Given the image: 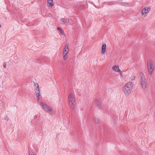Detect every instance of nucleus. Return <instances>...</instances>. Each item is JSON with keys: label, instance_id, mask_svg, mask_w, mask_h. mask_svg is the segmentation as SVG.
<instances>
[{"label": "nucleus", "instance_id": "nucleus-6", "mask_svg": "<svg viewBox=\"0 0 155 155\" xmlns=\"http://www.w3.org/2000/svg\"><path fill=\"white\" fill-rule=\"evenodd\" d=\"M40 105L42 107L43 109H44L45 110L47 109L48 107L49 106L48 105L42 101H41L40 102Z\"/></svg>", "mask_w": 155, "mask_h": 155}, {"label": "nucleus", "instance_id": "nucleus-17", "mask_svg": "<svg viewBox=\"0 0 155 155\" xmlns=\"http://www.w3.org/2000/svg\"><path fill=\"white\" fill-rule=\"evenodd\" d=\"M67 53H63V59L64 60H65L67 58Z\"/></svg>", "mask_w": 155, "mask_h": 155}, {"label": "nucleus", "instance_id": "nucleus-4", "mask_svg": "<svg viewBox=\"0 0 155 155\" xmlns=\"http://www.w3.org/2000/svg\"><path fill=\"white\" fill-rule=\"evenodd\" d=\"M69 51V48H68V43H66L64 45L63 50V53H68Z\"/></svg>", "mask_w": 155, "mask_h": 155}, {"label": "nucleus", "instance_id": "nucleus-15", "mask_svg": "<svg viewBox=\"0 0 155 155\" xmlns=\"http://www.w3.org/2000/svg\"><path fill=\"white\" fill-rule=\"evenodd\" d=\"M35 94L37 96H41L40 92L39 90V88L37 89H35Z\"/></svg>", "mask_w": 155, "mask_h": 155}, {"label": "nucleus", "instance_id": "nucleus-26", "mask_svg": "<svg viewBox=\"0 0 155 155\" xmlns=\"http://www.w3.org/2000/svg\"><path fill=\"white\" fill-rule=\"evenodd\" d=\"M77 7H80V5H77Z\"/></svg>", "mask_w": 155, "mask_h": 155}, {"label": "nucleus", "instance_id": "nucleus-16", "mask_svg": "<svg viewBox=\"0 0 155 155\" xmlns=\"http://www.w3.org/2000/svg\"><path fill=\"white\" fill-rule=\"evenodd\" d=\"M57 30L58 31H59L60 33L62 35H64V31L61 29L59 27H58L57 28Z\"/></svg>", "mask_w": 155, "mask_h": 155}, {"label": "nucleus", "instance_id": "nucleus-10", "mask_svg": "<svg viewBox=\"0 0 155 155\" xmlns=\"http://www.w3.org/2000/svg\"><path fill=\"white\" fill-rule=\"evenodd\" d=\"M69 105L72 109H74L76 106V103L75 101L69 102Z\"/></svg>", "mask_w": 155, "mask_h": 155}, {"label": "nucleus", "instance_id": "nucleus-14", "mask_svg": "<svg viewBox=\"0 0 155 155\" xmlns=\"http://www.w3.org/2000/svg\"><path fill=\"white\" fill-rule=\"evenodd\" d=\"M47 2L48 4V6L49 7H51L53 6V0H48Z\"/></svg>", "mask_w": 155, "mask_h": 155}, {"label": "nucleus", "instance_id": "nucleus-11", "mask_svg": "<svg viewBox=\"0 0 155 155\" xmlns=\"http://www.w3.org/2000/svg\"><path fill=\"white\" fill-rule=\"evenodd\" d=\"M61 21L64 24L68 23L69 22V20L68 18L64 19L62 18L61 19Z\"/></svg>", "mask_w": 155, "mask_h": 155}, {"label": "nucleus", "instance_id": "nucleus-23", "mask_svg": "<svg viewBox=\"0 0 155 155\" xmlns=\"http://www.w3.org/2000/svg\"><path fill=\"white\" fill-rule=\"evenodd\" d=\"M95 122L96 123H98V120L97 119H95Z\"/></svg>", "mask_w": 155, "mask_h": 155}, {"label": "nucleus", "instance_id": "nucleus-25", "mask_svg": "<svg viewBox=\"0 0 155 155\" xmlns=\"http://www.w3.org/2000/svg\"><path fill=\"white\" fill-rule=\"evenodd\" d=\"M30 155H35V154L32 152H31L30 153Z\"/></svg>", "mask_w": 155, "mask_h": 155}, {"label": "nucleus", "instance_id": "nucleus-5", "mask_svg": "<svg viewBox=\"0 0 155 155\" xmlns=\"http://www.w3.org/2000/svg\"><path fill=\"white\" fill-rule=\"evenodd\" d=\"M75 101V98L74 95L71 94H70L68 96V102H69Z\"/></svg>", "mask_w": 155, "mask_h": 155}, {"label": "nucleus", "instance_id": "nucleus-9", "mask_svg": "<svg viewBox=\"0 0 155 155\" xmlns=\"http://www.w3.org/2000/svg\"><path fill=\"white\" fill-rule=\"evenodd\" d=\"M45 111L48 113L49 114H52L54 113V111L52 108L49 106H48V107Z\"/></svg>", "mask_w": 155, "mask_h": 155}, {"label": "nucleus", "instance_id": "nucleus-27", "mask_svg": "<svg viewBox=\"0 0 155 155\" xmlns=\"http://www.w3.org/2000/svg\"><path fill=\"white\" fill-rule=\"evenodd\" d=\"M120 75H122V74L121 73H120Z\"/></svg>", "mask_w": 155, "mask_h": 155}, {"label": "nucleus", "instance_id": "nucleus-2", "mask_svg": "<svg viewBox=\"0 0 155 155\" xmlns=\"http://www.w3.org/2000/svg\"><path fill=\"white\" fill-rule=\"evenodd\" d=\"M140 81L143 88L145 89L147 87V83L144 74L142 72L140 74Z\"/></svg>", "mask_w": 155, "mask_h": 155}, {"label": "nucleus", "instance_id": "nucleus-20", "mask_svg": "<svg viewBox=\"0 0 155 155\" xmlns=\"http://www.w3.org/2000/svg\"><path fill=\"white\" fill-rule=\"evenodd\" d=\"M4 119L6 120H8L9 119V117L7 116H5L4 117Z\"/></svg>", "mask_w": 155, "mask_h": 155}, {"label": "nucleus", "instance_id": "nucleus-7", "mask_svg": "<svg viewBox=\"0 0 155 155\" xmlns=\"http://www.w3.org/2000/svg\"><path fill=\"white\" fill-rule=\"evenodd\" d=\"M40 105L42 107L43 109H44L45 110L47 109L48 107L49 106L48 105L42 101H41L40 102Z\"/></svg>", "mask_w": 155, "mask_h": 155}, {"label": "nucleus", "instance_id": "nucleus-12", "mask_svg": "<svg viewBox=\"0 0 155 155\" xmlns=\"http://www.w3.org/2000/svg\"><path fill=\"white\" fill-rule=\"evenodd\" d=\"M106 45L105 44H103L102 46L101 52L102 54L105 53L106 51Z\"/></svg>", "mask_w": 155, "mask_h": 155}, {"label": "nucleus", "instance_id": "nucleus-22", "mask_svg": "<svg viewBox=\"0 0 155 155\" xmlns=\"http://www.w3.org/2000/svg\"><path fill=\"white\" fill-rule=\"evenodd\" d=\"M6 63H4L3 64V67L5 68H6Z\"/></svg>", "mask_w": 155, "mask_h": 155}, {"label": "nucleus", "instance_id": "nucleus-24", "mask_svg": "<svg viewBox=\"0 0 155 155\" xmlns=\"http://www.w3.org/2000/svg\"><path fill=\"white\" fill-rule=\"evenodd\" d=\"M40 96H37V100L39 101L40 100Z\"/></svg>", "mask_w": 155, "mask_h": 155}, {"label": "nucleus", "instance_id": "nucleus-19", "mask_svg": "<svg viewBox=\"0 0 155 155\" xmlns=\"http://www.w3.org/2000/svg\"><path fill=\"white\" fill-rule=\"evenodd\" d=\"M34 85H35V86H36V89H39V86H38V83H35L34 84Z\"/></svg>", "mask_w": 155, "mask_h": 155}, {"label": "nucleus", "instance_id": "nucleus-3", "mask_svg": "<svg viewBox=\"0 0 155 155\" xmlns=\"http://www.w3.org/2000/svg\"><path fill=\"white\" fill-rule=\"evenodd\" d=\"M147 66L149 74L151 76L155 68L154 62L152 61H149L147 62Z\"/></svg>", "mask_w": 155, "mask_h": 155}, {"label": "nucleus", "instance_id": "nucleus-18", "mask_svg": "<svg viewBox=\"0 0 155 155\" xmlns=\"http://www.w3.org/2000/svg\"><path fill=\"white\" fill-rule=\"evenodd\" d=\"M94 102L97 105V106L99 107H100V103L98 100H95L94 101Z\"/></svg>", "mask_w": 155, "mask_h": 155}, {"label": "nucleus", "instance_id": "nucleus-1", "mask_svg": "<svg viewBox=\"0 0 155 155\" xmlns=\"http://www.w3.org/2000/svg\"><path fill=\"white\" fill-rule=\"evenodd\" d=\"M133 86L134 84L132 82H129L124 86L123 91L126 96H128L130 94Z\"/></svg>", "mask_w": 155, "mask_h": 155}, {"label": "nucleus", "instance_id": "nucleus-21", "mask_svg": "<svg viewBox=\"0 0 155 155\" xmlns=\"http://www.w3.org/2000/svg\"><path fill=\"white\" fill-rule=\"evenodd\" d=\"M130 79L131 81H133L135 79V76H131L130 78Z\"/></svg>", "mask_w": 155, "mask_h": 155}, {"label": "nucleus", "instance_id": "nucleus-28", "mask_svg": "<svg viewBox=\"0 0 155 155\" xmlns=\"http://www.w3.org/2000/svg\"><path fill=\"white\" fill-rule=\"evenodd\" d=\"M1 27V25H0V27Z\"/></svg>", "mask_w": 155, "mask_h": 155}, {"label": "nucleus", "instance_id": "nucleus-8", "mask_svg": "<svg viewBox=\"0 0 155 155\" xmlns=\"http://www.w3.org/2000/svg\"><path fill=\"white\" fill-rule=\"evenodd\" d=\"M150 10V7H148L147 8H144L142 12V14L143 15H144L145 14H147L149 11Z\"/></svg>", "mask_w": 155, "mask_h": 155}, {"label": "nucleus", "instance_id": "nucleus-13", "mask_svg": "<svg viewBox=\"0 0 155 155\" xmlns=\"http://www.w3.org/2000/svg\"><path fill=\"white\" fill-rule=\"evenodd\" d=\"M113 70L116 72H120L121 70L120 69L118 66H115L113 67Z\"/></svg>", "mask_w": 155, "mask_h": 155}]
</instances>
